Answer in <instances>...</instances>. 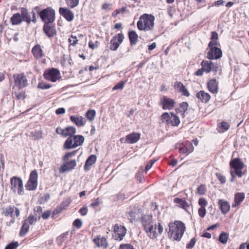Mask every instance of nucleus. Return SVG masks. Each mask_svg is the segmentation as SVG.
Returning a JSON list of instances; mask_svg holds the SVG:
<instances>
[{"instance_id":"obj_45","label":"nucleus","mask_w":249,"mask_h":249,"mask_svg":"<svg viewBox=\"0 0 249 249\" xmlns=\"http://www.w3.org/2000/svg\"><path fill=\"white\" fill-rule=\"evenodd\" d=\"M14 212V206H10L5 209L4 213L6 216H10L13 217Z\"/></svg>"},{"instance_id":"obj_36","label":"nucleus","mask_w":249,"mask_h":249,"mask_svg":"<svg viewBox=\"0 0 249 249\" xmlns=\"http://www.w3.org/2000/svg\"><path fill=\"white\" fill-rule=\"evenodd\" d=\"M30 228V225L28 224L24 220L23 221V224L20 230L19 234L20 236H25L28 231Z\"/></svg>"},{"instance_id":"obj_52","label":"nucleus","mask_w":249,"mask_h":249,"mask_svg":"<svg viewBox=\"0 0 249 249\" xmlns=\"http://www.w3.org/2000/svg\"><path fill=\"white\" fill-rule=\"evenodd\" d=\"M51 85L49 84H46L43 82L39 83L37 86V88L42 89H48L51 87Z\"/></svg>"},{"instance_id":"obj_47","label":"nucleus","mask_w":249,"mask_h":249,"mask_svg":"<svg viewBox=\"0 0 249 249\" xmlns=\"http://www.w3.org/2000/svg\"><path fill=\"white\" fill-rule=\"evenodd\" d=\"M69 42L71 45L75 46L78 42L76 36L71 35V37L69 38Z\"/></svg>"},{"instance_id":"obj_38","label":"nucleus","mask_w":249,"mask_h":249,"mask_svg":"<svg viewBox=\"0 0 249 249\" xmlns=\"http://www.w3.org/2000/svg\"><path fill=\"white\" fill-rule=\"evenodd\" d=\"M229 239V234L227 232H222L219 236V241L222 244L227 243Z\"/></svg>"},{"instance_id":"obj_7","label":"nucleus","mask_w":249,"mask_h":249,"mask_svg":"<svg viewBox=\"0 0 249 249\" xmlns=\"http://www.w3.org/2000/svg\"><path fill=\"white\" fill-rule=\"evenodd\" d=\"M152 231L145 232L147 235L152 239H156L159 235H161L163 231V227L162 222L159 221L157 224L154 223L153 224Z\"/></svg>"},{"instance_id":"obj_18","label":"nucleus","mask_w":249,"mask_h":249,"mask_svg":"<svg viewBox=\"0 0 249 249\" xmlns=\"http://www.w3.org/2000/svg\"><path fill=\"white\" fill-rule=\"evenodd\" d=\"M59 13L61 16L64 17L68 21H71L73 19V13L67 8L60 7Z\"/></svg>"},{"instance_id":"obj_26","label":"nucleus","mask_w":249,"mask_h":249,"mask_svg":"<svg viewBox=\"0 0 249 249\" xmlns=\"http://www.w3.org/2000/svg\"><path fill=\"white\" fill-rule=\"evenodd\" d=\"M140 136L141 135L139 133H132L125 137V141L128 143H134L140 140Z\"/></svg>"},{"instance_id":"obj_31","label":"nucleus","mask_w":249,"mask_h":249,"mask_svg":"<svg viewBox=\"0 0 249 249\" xmlns=\"http://www.w3.org/2000/svg\"><path fill=\"white\" fill-rule=\"evenodd\" d=\"M96 156L95 155L89 156L86 161L84 168L86 170L90 169V167L93 165L96 161Z\"/></svg>"},{"instance_id":"obj_25","label":"nucleus","mask_w":249,"mask_h":249,"mask_svg":"<svg viewBox=\"0 0 249 249\" xmlns=\"http://www.w3.org/2000/svg\"><path fill=\"white\" fill-rule=\"evenodd\" d=\"M65 163L61 167L60 171H68L73 169L76 165L75 160H71L68 161L67 160H64Z\"/></svg>"},{"instance_id":"obj_57","label":"nucleus","mask_w":249,"mask_h":249,"mask_svg":"<svg viewBox=\"0 0 249 249\" xmlns=\"http://www.w3.org/2000/svg\"><path fill=\"white\" fill-rule=\"evenodd\" d=\"M216 176L221 184H224L226 182V178L221 173H216Z\"/></svg>"},{"instance_id":"obj_10","label":"nucleus","mask_w":249,"mask_h":249,"mask_svg":"<svg viewBox=\"0 0 249 249\" xmlns=\"http://www.w3.org/2000/svg\"><path fill=\"white\" fill-rule=\"evenodd\" d=\"M60 72L55 68L48 69L44 73L45 79L53 82H55L60 78Z\"/></svg>"},{"instance_id":"obj_22","label":"nucleus","mask_w":249,"mask_h":249,"mask_svg":"<svg viewBox=\"0 0 249 249\" xmlns=\"http://www.w3.org/2000/svg\"><path fill=\"white\" fill-rule=\"evenodd\" d=\"M51 24L52 23L44 24L43 26V30L49 37H53L56 33L55 27L51 25Z\"/></svg>"},{"instance_id":"obj_43","label":"nucleus","mask_w":249,"mask_h":249,"mask_svg":"<svg viewBox=\"0 0 249 249\" xmlns=\"http://www.w3.org/2000/svg\"><path fill=\"white\" fill-rule=\"evenodd\" d=\"M95 115L96 112L93 109L89 110L86 113V117L87 119L90 121H92L94 120Z\"/></svg>"},{"instance_id":"obj_8","label":"nucleus","mask_w":249,"mask_h":249,"mask_svg":"<svg viewBox=\"0 0 249 249\" xmlns=\"http://www.w3.org/2000/svg\"><path fill=\"white\" fill-rule=\"evenodd\" d=\"M20 13L22 21L26 22L28 24L31 22L34 23L36 22V15L34 11L29 12L26 8L23 7L20 9Z\"/></svg>"},{"instance_id":"obj_20","label":"nucleus","mask_w":249,"mask_h":249,"mask_svg":"<svg viewBox=\"0 0 249 249\" xmlns=\"http://www.w3.org/2000/svg\"><path fill=\"white\" fill-rule=\"evenodd\" d=\"M230 164L234 171H240L244 166V163L239 158H235L231 160Z\"/></svg>"},{"instance_id":"obj_62","label":"nucleus","mask_w":249,"mask_h":249,"mask_svg":"<svg viewBox=\"0 0 249 249\" xmlns=\"http://www.w3.org/2000/svg\"><path fill=\"white\" fill-rule=\"evenodd\" d=\"M88 212V209L87 206H86V205L84 206L79 211V212L83 216L85 215L86 214H87Z\"/></svg>"},{"instance_id":"obj_34","label":"nucleus","mask_w":249,"mask_h":249,"mask_svg":"<svg viewBox=\"0 0 249 249\" xmlns=\"http://www.w3.org/2000/svg\"><path fill=\"white\" fill-rule=\"evenodd\" d=\"M130 43L131 45H135L138 42V35L134 31H130L128 33Z\"/></svg>"},{"instance_id":"obj_19","label":"nucleus","mask_w":249,"mask_h":249,"mask_svg":"<svg viewBox=\"0 0 249 249\" xmlns=\"http://www.w3.org/2000/svg\"><path fill=\"white\" fill-rule=\"evenodd\" d=\"M162 105V108L164 110H171L175 107V102L174 100L166 97H164L160 101Z\"/></svg>"},{"instance_id":"obj_60","label":"nucleus","mask_w":249,"mask_h":249,"mask_svg":"<svg viewBox=\"0 0 249 249\" xmlns=\"http://www.w3.org/2000/svg\"><path fill=\"white\" fill-rule=\"evenodd\" d=\"M184 86L180 82H176L175 83L174 87L176 89H178L179 92L183 88Z\"/></svg>"},{"instance_id":"obj_1","label":"nucleus","mask_w":249,"mask_h":249,"mask_svg":"<svg viewBox=\"0 0 249 249\" xmlns=\"http://www.w3.org/2000/svg\"><path fill=\"white\" fill-rule=\"evenodd\" d=\"M169 230L167 232L169 238L179 241L186 231L185 224L180 220H175L168 224Z\"/></svg>"},{"instance_id":"obj_64","label":"nucleus","mask_w":249,"mask_h":249,"mask_svg":"<svg viewBox=\"0 0 249 249\" xmlns=\"http://www.w3.org/2000/svg\"><path fill=\"white\" fill-rule=\"evenodd\" d=\"M100 204V201L99 198H98L94 202H93L92 203H91L90 204V206L95 208L99 206Z\"/></svg>"},{"instance_id":"obj_17","label":"nucleus","mask_w":249,"mask_h":249,"mask_svg":"<svg viewBox=\"0 0 249 249\" xmlns=\"http://www.w3.org/2000/svg\"><path fill=\"white\" fill-rule=\"evenodd\" d=\"M222 55V52L218 47L210 49L207 53V58L210 60L219 59Z\"/></svg>"},{"instance_id":"obj_42","label":"nucleus","mask_w":249,"mask_h":249,"mask_svg":"<svg viewBox=\"0 0 249 249\" xmlns=\"http://www.w3.org/2000/svg\"><path fill=\"white\" fill-rule=\"evenodd\" d=\"M68 235V231H66L61 234L56 239V242L58 244L61 245L65 240L67 236Z\"/></svg>"},{"instance_id":"obj_5","label":"nucleus","mask_w":249,"mask_h":249,"mask_svg":"<svg viewBox=\"0 0 249 249\" xmlns=\"http://www.w3.org/2000/svg\"><path fill=\"white\" fill-rule=\"evenodd\" d=\"M11 185V190L12 191L18 195H23L24 194V189L23 182L22 179L18 177H13L10 180Z\"/></svg>"},{"instance_id":"obj_40","label":"nucleus","mask_w":249,"mask_h":249,"mask_svg":"<svg viewBox=\"0 0 249 249\" xmlns=\"http://www.w3.org/2000/svg\"><path fill=\"white\" fill-rule=\"evenodd\" d=\"M207 191V188L205 185L201 184L196 189V193L199 195L205 194Z\"/></svg>"},{"instance_id":"obj_24","label":"nucleus","mask_w":249,"mask_h":249,"mask_svg":"<svg viewBox=\"0 0 249 249\" xmlns=\"http://www.w3.org/2000/svg\"><path fill=\"white\" fill-rule=\"evenodd\" d=\"M196 97L202 103H208L211 99L210 94L203 90H200L196 94Z\"/></svg>"},{"instance_id":"obj_33","label":"nucleus","mask_w":249,"mask_h":249,"mask_svg":"<svg viewBox=\"0 0 249 249\" xmlns=\"http://www.w3.org/2000/svg\"><path fill=\"white\" fill-rule=\"evenodd\" d=\"M201 67L204 71L207 73L212 71V62L208 60H203L201 63Z\"/></svg>"},{"instance_id":"obj_37","label":"nucleus","mask_w":249,"mask_h":249,"mask_svg":"<svg viewBox=\"0 0 249 249\" xmlns=\"http://www.w3.org/2000/svg\"><path fill=\"white\" fill-rule=\"evenodd\" d=\"M172 115L169 124L173 126H177L180 123V120L177 116L174 115L173 113H171Z\"/></svg>"},{"instance_id":"obj_63","label":"nucleus","mask_w":249,"mask_h":249,"mask_svg":"<svg viewBox=\"0 0 249 249\" xmlns=\"http://www.w3.org/2000/svg\"><path fill=\"white\" fill-rule=\"evenodd\" d=\"M51 214V211L50 210L44 212L41 215V217L43 219H48Z\"/></svg>"},{"instance_id":"obj_58","label":"nucleus","mask_w":249,"mask_h":249,"mask_svg":"<svg viewBox=\"0 0 249 249\" xmlns=\"http://www.w3.org/2000/svg\"><path fill=\"white\" fill-rule=\"evenodd\" d=\"M119 249H135L132 245L130 244H121Z\"/></svg>"},{"instance_id":"obj_15","label":"nucleus","mask_w":249,"mask_h":249,"mask_svg":"<svg viewBox=\"0 0 249 249\" xmlns=\"http://www.w3.org/2000/svg\"><path fill=\"white\" fill-rule=\"evenodd\" d=\"M93 242L97 247L103 249H107L108 246L107 238L100 235L95 236Z\"/></svg>"},{"instance_id":"obj_2","label":"nucleus","mask_w":249,"mask_h":249,"mask_svg":"<svg viewBox=\"0 0 249 249\" xmlns=\"http://www.w3.org/2000/svg\"><path fill=\"white\" fill-rule=\"evenodd\" d=\"M155 17L151 14H143L137 22L138 28L141 31H152L154 27Z\"/></svg>"},{"instance_id":"obj_14","label":"nucleus","mask_w":249,"mask_h":249,"mask_svg":"<svg viewBox=\"0 0 249 249\" xmlns=\"http://www.w3.org/2000/svg\"><path fill=\"white\" fill-rule=\"evenodd\" d=\"M208 203L207 199L204 197H200L198 201V204L199 208L198 209V214L200 217L204 218L207 213L206 207Z\"/></svg>"},{"instance_id":"obj_11","label":"nucleus","mask_w":249,"mask_h":249,"mask_svg":"<svg viewBox=\"0 0 249 249\" xmlns=\"http://www.w3.org/2000/svg\"><path fill=\"white\" fill-rule=\"evenodd\" d=\"M142 213V209L139 206H130L129 211L127 213V218L132 223L139 218L140 214Z\"/></svg>"},{"instance_id":"obj_49","label":"nucleus","mask_w":249,"mask_h":249,"mask_svg":"<svg viewBox=\"0 0 249 249\" xmlns=\"http://www.w3.org/2000/svg\"><path fill=\"white\" fill-rule=\"evenodd\" d=\"M67 4L71 8L76 6L78 4V0H65Z\"/></svg>"},{"instance_id":"obj_28","label":"nucleus","mask_w":249,"mask_h":249,"mask_svg":"<svg viewBox=\"0 0 249 249\" xmlns=\"http://www.w3.org/2000/svg\"><path fill=\"white\" fill-rule=\"evenodd\" d=\"M245 194L244 193H238L235 194L234 198V204L232 205V207H236L241 203L245 198Z\"/></svg>"},{"instance_id":"obj_46","label":"nucleus","mask_w":249,"mask_h":249,"mask_svg":"<svg viewBox=\"0 0 249 249\" xmlns=\"http://www.w3.org/2000/svg\"><path fill=\"white\" fill-rule=\"evenodd\" d=\"M35 213L34 215H35L39 220L41 217L40 214L42 213V208L41 206H37L34 209Z\"/></svg>"},{"instance_id":"obj_16","label":"nucleus","mask_w":249,"mask_h":249,"mask_svg":"<svg viewBox=\"0 0 249 249\" xmlns=\"http://www.w3.org/2000/svg\"><path fill=\"white\" fill-rule=\"evenodd\" d=\"M78 146V135L69 137L64 142V149H70L75 148Z\"/></svg>"},{"instance_id":"obj_35","label":"nucleus","mask_w":249,"mask_h":249,"mask_svg":"<svg viewBox=\"0 0 249 249\" xmlns=\"http://www.w3.org/2000/svg\"><path fill=\"white\" fill-rule=\"evenodd\" d=\"M76 129L73 126H68L64 128V137L73 136L76 133Z\"/></svg>"},{"instance_id":"obj_4","label":"nucleus","mask_w":249,"mask_h":249,"mask_svg":"<svg viewBox=\"0 0 249 249\" xmlns=\"http://www.w3.org/2000/svg\"><path fill=\"white\" fill-rule=\"evenodd\" d=\"M140 221L145 232L152 231L153 224L155 223V221L152 214H142L140 217Z\"/></svg>"},{"instance_id":"obj_30","label":"nucleus","mask_w":249,"mask_h":249,"mask_svg":"<svg viewBox=\"0 0 249 249\" xmlns=\"http://www.w3.org/2000/svg\"><path fill=\"white\" fill-rule=\"evenodd\" d=\"M32 53L35 58L39 59L43 56V51L40 45H36L32 49Z\"/></svg>"},{"instance_id":"obj_39","label":"nucleus","mask_w":249,"mask_h":249,"mask_svg":"<svg viewBox=\"0 0 249 249\" xmlns=\"http://www.w3.org/2000/svg\"><path fill=\"white\" fill-rule=\"evenodd\" d=\"M37 217L34 215H30L24 221L28 223V225H34L37 221Z\"/></svg>"},{"instance_id":"obj_9","label":"nucleus","mask_w":249,"mask_h":249,"mask_svg":"<svg viewBox=\"0 0 249 249\" xmlns=\"http://www.w3.org/2000/svg\"><path fill=\"white\" fill-rule=\"evenodd\" d=\"M113 231L114 239L121 241L125 235L127 230L124 226L116 224L113 226Z\"/></svg>"},{"instance_id":"obj_51","label":"nucleus","mask_w":249,"mask_h":249,"mask_svg":"<svg viewBox=\"0 0 249 249\" xmlns=\"http://www.w3.org/2000/svg\"><path fill=\"white\" fill-rule=\"evenodd\" d=\"M18 246V242H13L7 245L4 249H16Z\"/></svg>"},{"instance_id":"obj_59","label":"nucleus","mask_w":249,"mask_h":249,"mask_svg":"<svg viewBox=\"0 0 249 249\" xmlns=\"http://www.w3.org/2000/svg\"><path fill=\"white\" fill-rule=\"evenodd\" d=\"M156 161V160H150L145 166L144 171H148L149 170H150Z\"/></svg>"},{"instance_id":"obj_27","label":"nucleus","mask_w":249,"mask_h":249,"mask_svg":"<svg viewBox=\"0 0 249 249\" xmlns=\"http://www.w3.org/2000/svg\"><path fill=\"white\" fill-rule=\"evenodd\" d=\"M173 201L174 203L178 204V206L186 211L190 207L189 204L184 199L176 197L174 199Z\"/></svg>"},{"instance_id":"obj_3","label":"nucleus","mask_w":249,"mask_h":249,"mask_svg":"<svg viewBox=\"0 0 249 249\" xmlns=\"http://www.w3.org/2000/svg\"><path fill=\"white\" fill-rule=\"evenodd\" d=\"M38 15L44 24L52 23L55 19V10L51 7H48L40 11Z\"/></svg>"},{"instance_id":"obj_53","label":"nucleus","mask_w":249,"mask_h":249,"mask_svg":"<svg viewBox=\"0 0 249 249\" xmlns=\"http://www.w3.org/2000/svg\"><path fill=\"white\" fill-rule=\"evenodd\" d=\"M196 239L194 237L193 238L191 239V240H190V241L189 242V243H187V245H186V249H192L196 243Z\"/></svg>"},{"instance_id":"obj_55","label":"nucleus","mask_w":249,"mask_h":249,"mask_svg":"<svg viewBox=\"0 0 249 249\" xmlns=\"http://www.w3.org/2000/svg\"><path fill=\"white\" fill-rule=\"evenodd\" d=\"M178 150L180 153L189 154L191 151H189L188 148L184 145H182L178 148Z\"/></svg>"},{"instance_id":"obj_48","label":"nucleus","mask_w":249,"mask_h":249,"mask_svg":"<svg viewBox=\"0 0 249 249\" xmlns=\"http://www.w3.org/2000/svg\"><path fill=\"white\" fill-rule=\"evenodd\" d=\"M124 84L125 83L124 81H121L113 87L112 90L123 89L124 87Z\"/></svg>"},{"instance_id":"obj_32","label":"nucleus","mask_w":249,"mask_h":249,"mask_svg":"<svg viewBox=\"0 0 249 249\" xmlns=\"http://www.w3.org/2000/svg\"><path fill=\"white\" fill-rule=\"evenodd\" d=\"M11 22L13 25H19L22 21L21 15L20 13L14 14L11 18Z\"/></svg>"},{"instance_id":"obj_56","label":"nucleus","mask_w":249,"mask_h":249,"mask_svg":"<svg viewBox=\"0 0 249 249\" xmlns=\"http://www.w3.org/2000/svg\"><path fill=\"white\" fill-rule=\"evenodd\" d=\"M77 153V150H74L71 152L67 153L63 157L64 160H66L69 159V158H71L73 156H74Z\"/></svg>"},{"instance_id":"obj_13","label":"nucleus","mask_w":249,"mask_h":249,"mask_svg":"<svg viewBox=\"0 0 249 249\" xmlns=\"http://www.w3.org/2000/svg\"><path fill=\"white\" fill-rule=\"evenodd\" d=\"M124 38V36L122 34H118L112 38L110 42L109 48L112 51L116 50Z\"/></svg>"},{"instance_id":"obj_44","label":"nucleus","mask_w":249,"mask_h":249,"mask_svg":"<svg viewBox=\"0 0 249 249\" xmlns=\"http://www.w3.org/2000/svg\"><path fill=\"white\" fill-rule=\"evenodd\" d=\"M171 118V117L170 116L169 114L167 112L163 113L161 116L162 122L166 123L168 124H169Z\"/></svg>"},{"instance_id":"obj_23","label":"nucleus","mask_w":249,"mask_h":249,"mask_svg":"<svg viewBox=\"0 0 249 249\" xmlns=\"http://www.w3.org/2000/svg\"><path fill=\"white\" fill-rule=\"evenodd\" d=\"M207 87L209 90L213 93H217L218 91V84L215 79L210 80L207 82Z\"/></svg>"},{"instance_id":"obj_54","label":"nucleus","mask_w":249,"mask_h":249,"mask_svg":"<svg viewBox=\"0 0 249 249\" xmlns=\"http://www.w3.org/2000/svg\"><path fill=\"white\" fill-rule=\"evenodd\" d=\"M219 45V43L216 40H212L208 44L210 49L216 48Z\"/></svg>"},{"instance_id":"obj_21","label":"nucleus","mask_w":249,"mask_h":249,"mask_svg":"<svg viewBox=\"0 0 249 249\" xmlns=\"http://www.w3.org/2000/svg\"><path fill=\"white\" fill-rule=\"evenodd\" d=\"M218 205L221 213L226 214L229 212L230 210V204L228 201L225 199H219Z\"/></svg>"},{"instance_id":"obj_50","label":"nucleus","mask_w":249,"mask_h":249,"mask_svg":"<svg viewBox=\"0 0 249 249\" xmlns=\"http://www.w3.org/2000/svg\"><path fill=\"white\" fill-rule=\"evenodd\" d=\"M15 95L18 99H24L26 98L25 93L23 91L20 92H15Z\"/></svg>"},{"instance_id":"obj_41","label":"nucleus","mask_w":249,"mask_h":249,"mask_svg":"<svg viewBox=\"0 0 249 249\" xmlns=\"http://www.w3.org/2000/svg\"><path fill=\"white\" fill-rule=\"evenodd\" d=\"M188 107V104L186 102H183L180 104L179 108L178 110L180 112H182V115L183 116L184 115L185 113L187 110V108Z\"/></svg>"},{"instance_id":"obj_29","label":"nucleus","mask_w":249,"mask_h":249,"mask_svg":"<svg viewBox=\"0 0 249 249\" xmlns=\"http://www.w3.org/2000/svg\"><path fill=\"white\" fill-rule=\"evenodd\" d=\"M71 202L69 198L66 199L63 202H62L57 208L54 210L53 213L57 214L64 209H65L67 206H69Z\"/></svg>"},{"instance_id":"obj_61","label":"nucleus","mask_w":249,"mask_h":249,"mask_svg":"<svg viewBox=\"0 0 249 249\" xmlns=\"http://www.w3.org/2000/svg\"><path fill=\"white\" fill-rule=\"evenodd\" d=\"M219 127L225 130H227L230 127V124L227 122H222L220 123Z\"/></svg>"},{"instance_id":"obj_12","label":"nucleus","mask_w":249,"mask_h":249,"mask_svg":"<svg viewBox=\"0 0 249 249\" xmlns=\"http://www.w3.org/2000/svg\"><path fill=\"white\" fill-rule=\"evenodd\" d=\"M38 175L37 172H31L29 178L25 184V188L28 191H34L37 186Z\"/></svg>"},{"instance_id":"obj_6","label":"nucleus","mask_w":249,"mask_h":249,"mask_svg":"<svg viewBox=\"0 0 249 249\" xmlns=\"http://www.w3.org/2000/svg\"><path fill=\"white\" fill-rule=\"evenodd\" d=\"M14 87L20 89L28 85V80L24 73H15L13 76Z\"/></svg>"}]
</instances>
